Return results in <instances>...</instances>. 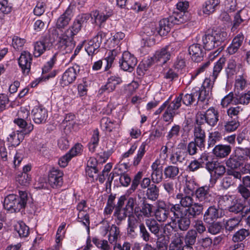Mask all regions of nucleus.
Segmentation results:
<instances>
[{
    "label": "nucleus",
    "mask_w": 250,
    "mask_h": 250,
    "mask_svg": "<svg viewBox=\"0 0 250 250\" xmlns=\"http://www.w3.org/2000/svg\"><path fill=\"white\" fill-rule=\"evenodd\" d=\"M221 138L222 135L218 131L211 133L209 135L208 141V147H213L217 142L221 140Z\"/></svg>",
    "instance_id": "nucleus-55"
},
{
    "label": "nucleus",
    "mask_w": 250,
    "mask_h": 250,
    "mask_svg": "<svg viewBox=\"0 0 250 250\" xmlns=\"http://www.w3.org/2000/svg\"><path fill=\"white\" fill-rule=\"evenodd\" d=\"M243 111V108L240 106L230 107L227 111V115L231 119L235 118L238 120V115Z\"/></svg>",
    "instance_id": "nucleus-57"
},
{
    "label": "nucleus",
    "mask_w": 250,
    "mask_h": 250,
    "mask_svg": "<svg viewBox=\"0 0 250 250\" xmlns=\"http://www.w3.org/2000/svg\"><path fill=\"white\" fill-rule=\"evenodd\" d=\"M222 216L219 210L214 206H210L205 212L203 220L205 223L210 224Z\"/></svg>",
    "instance_id": "nucleus-19"
},
{
    "label": "nucleus",
    "mask_w": 250,
    "mask_h": 250,
    "mask_svg": "<svg viewBox=\"0 0 250 250\" xmlns=\"http://www.w3.org/2000/svg\"><path fill=\"white\" fill-rule=\"evenodd\" d=\"M126 200V195H123L118 199V202L116 205L114 216L119 221L125 220L127 216H130V213L128 212L124 206Z\"/></svg>",
    "instance_id": "nucleus-11"
},
{
    "label": "nucleus",
    "mask_w": 250,
    "mask_h": 250,
    "mask_svg": "<svg viewBox=\"0 0 250 250\" xmlns=\"http://www.w3.org/2000/svg\"><path fill=\"white\" fill-rule=\"evenodd\" d=\"M194 88L195 90L197 91V99L202 102L204 101L206 99L209 98L212 93L211 91L204 89L202 87L201 88L199 87H195Z\"/></svg>",
    "instance_id": "nucleus-54"
},
{
    "label": "nucleus",
    "mask_w": 250,
    "mask_h": 250,
    "mask_svg": "<svg viewBox=\"0 0 250 250\" xmlns=\"http://www.w3.org/2000/svg\"><path fill=\"white\" fill-rule=\"evenodd\" d=\"M93 243L101 250H110V247L106 240H100L94 237L92 239Z\"/></svg>",
    "instance_id": "nucleus-59"
},
{
    "label": "nucleus",
    "mask_w": 250,
    "mask_h": 250,
    "mask_svg": "<svg viewBox=\"0 0 250 250\" xmlns=\"http://www.w3.org/2000/svg\"><path fill=\"white\" fill-rule=\"evenodd\" d=\"M239 68L237 66L236 62L234 59L229 60L227 67L226 68V73L228 78H231L237 74Z\"/></svg>",
    "instance_id": "nucleus-41"
},
{
    "label": "nucleus",
    "mask_w": 250,
    "mask_h": 250,
    "mask_svg": "<svg viewBox=\"0 0 250 250\" xmlns=\"http://www.w3.org/2000/svg\"><path fill=\"white\" fill-rule=\"evenodd\" d=\"M108 233L109 242L111 244H116L120 235L119 228L115 225H112Z\"/></svg>",
    "instance_id": "nucleus-42"
},
{
    "label": "nucleus",
    "mask_w": 250,
    "mask_h": 250,
    "mask_svg": "<svg viewBox=\"0 0 250 250\" xmlns=\"http://www.w3.org/2000/svg\"><path fill=\"white\" fill-rule=\"evenodd\" d=\"M186 15L184 13H172L167 18H164L159 21V33L161 35H166L170 31L175 24H180L187 21Z\"/></svg>",
    "instance_id": "nucleus-4"
},
{
    "label": "nucleus",
    "mask_w": 250,
    "mask_h": 250,
    "mask_svg": "<svg viewBox=\"0 0 250 250\" xmlns=\"http://www.w3.org/2000/svg\"><path fill=\"white\" fill-rule=\"evenodd\" d=\"M183 237L178 232L175 233L172 236L169 245V250H182L183 241Z\"/></svg>",
    "instance_id": "nucleus-29"
},
{
    "label": "nucleus",
    "mask_w": 250,
    "mask_h": 250,
    "mask_svg": "<svg viewBox=\"0 0 250 250\" xmlns=\"http://www.w3.org/2000/svg\"><path fill=\"white\" fill-rule=\"evenodd\" d=\"M194 141L196 142L198 148L202 149L205 147L206 133L205 130L199 126H194L193 129Z\"/></svg>",
    "instance_id": "nucleus-23"
},
{
    "label": "nucleus",
    "mask_w": 250,
    "mask_h": 250,
    "mask_svg": "<svg viewBox=\"0 0 250 250\" xmlns=\"http://www.w3.org/2000/svg\"><path fill=\"white\" fill-rule=\"evenodd\" d=\"M137 63L136 58L128 51L123 52L119 61L121 68L124 71L131 72Z\"/></svg>",
    "instance_id": "nucleus-10"
},
{
    "label": "nucleus",
    "mask_w": 250,
    "mask_h": 250,
    "mask_svg": "<svg viewBox=\"0 0 250 250\" xmlns=\"http://www.w3.org/2000/svg\"><path fill=\"white\" fill-rule=\"evenodd\" d=\"M240 221V219L237 217L229 219L225 224L226 229L229 231L234 230L238 228Z\"/></svg>",
    "instance_id": "nucleus-49"
},
{
    "label": "nucleus",
    "mask_w": 250,
    "mask_h": 250,
    "mask_svg": "<svg viewBox=\"0 0 250 250\" xmlns=\"http://www.w3.org/2000/svg\"><path fill=\"white\" fill-rule=\"evenodd\" d=\"M188 53L191 60L194 62H198L202 60L204 53L200 44L194 43L189 46Z\"/></svg>",
    "instance_id": "nucleus-18"
},
{
    "label": "nucleus",
    "mask_w": 250,
    "mask_h": 250,
    "mask_svg": "<svg viewBox=\"0 0 250 250\" xmlns=\"http://www.w3.org/2000/svg\"><path fill=\"white\" fill-rule=\"evenodd\" d=\"M110 49V50L108 54V56L106 57L104 60L106 63V66L105 67V70H108L111 67L116 56L120 54L121 52L120 46H117Z\"/></svg>",
    "instance_id": "nucleus-28"
},
{
    "label": "nucleus",
    "mask_w": 250,
    "mask_h": 250,
    "mask_svg": "<svg viewBox=\"0 0 250 250\" xmlns=\"http://www.w3.org/2000/svg\"><path fill=\"white\" fill-rule=\"evenodd\" d=\"M99 42L94 38L89 41L85 46V50L89 56H93L99 52Z\"/></svg>",
    "instance_id": "nucleus-34"
},
{
    "label": "nucleus",
    "mask_w": 250,
    "mask_h": 250,
    "mask_svg": "<svg viewBox=\"0 0 250 250\" xmlns=\"http://www.w3.org/2000/svg\"><path fill=\"white\" fill-rule=\"evenodd\" d=\"M15 230L21 237H27L29 233V229L23 222H18L15 227Z\"/></svg>",
    "instance_id": "nucleus-45"
},
{
    "label": "nucleus",
    "mask_w": 250,
    "mask_h": 250,
    "mask_svg": "<svg viewBox=\"0 0 250 250\" xmlns=\"http://www.w3.org/2000/svg\"><path fill=\"white\" fill-rule=\"evenodd\" d=\"M191 218H193L187 215L185 217H180L177 222L179 229L181 230H187L189 227Z\"/></svg>",
    "instance_id": "nucleus-50"
},
{
    "label": "nucleus",
    "mask_w": 250,
    "mask_h": 250,
    "mask_svg": "<svg viewBox=\"0 0 250 250\" xmlns=\"http://www.w3.org/2000/svg\"><path fill=\"white\" fill-rule=\"evenodd\" d=\"M189 7V2L188 1H180L176 4V7L179 12H173V13L180 14L181 13H184L185 15L188 17L187 21L189 19V14L187 11V10Z\"/></svg>",
    "instance_id": "nucleus-46"
},
{
    "label": "nucleus",
    "mask_w": 250,
    "mask_h": 250,
    "mask_svg": "<svg viewBox=\"0 0 250 250\" xmlns=\"http://www.w3.org/2000/svg\"><path fill=\"white\" fill-rule=\"evenodd\" d=\"M187 155V153L184 151L178 150L171 155L170 157V162L174 165L183 163L186 160Z\"/></svg>",
    "instance_id": "nucleus-38"
},
{
    "label": "nucleus",
    "mask_w": 250,
    "mask_h": 250,
    "mask_svg": "<svg viewBox=\"0 0 250 250\" xmlns=\"http://www.w3.org/2000/svg\"><path fill=\"white\" fill-rule=\"evenodd\" d=\"M73 17L72 11L67 8L57 19L56 26L58 29L64 28L69 23Z\"/></svg>",
    "instance_id": "nucleus-22"
},
{
    "label": "nucleus",
    "mask_w": 250,
    "mask_h": 250,
    "mask_svg": "<svg viewBox=\"0 0 250 250\" xmlns=\"http://www.w3.org/2000/svg\"><path fill=\"white\" fill-rule=\"evenodd\" d=\"M102 128L108 132H111L117 125L116 121L108 117H103L100 121Z\"/></svg>",
    "instance_id": "nucleus-31"
},
{
    "label": "nucleus",
    "mask_w": 250,
    "mask_h": 250,
    "mask_svg": "<svg viewBox=\"0 0 250 250\" xmlns=\"http://www.w3.org/2000/svg\"><path fill=\"white\" fill-rule=\"evenodd\" d=\"M249 230L241 229L236 231L233 235L232 240L234 242H241L250 235Z\"/></svg>",
    "instance_id": "nucleus-47"
},
{
    "label": "nucleus",
    "mask_w": 250,
    "mask_h": 250,
    "mask_svg": "<svg viewBox=\"0 0 250 250\" xmlns=\"http://www.w3.org/2000/svg\"><path fill=\"white\" fill-rule=\"evenodd\" d=\"M248 160L247 148L236 147L234 152L226 162L227 166L231 169H236L245 165Z\"/></svg>",
    "instance_id": "nucleus-6"
},
{
    "label": "nucleus",
    "mask_w": 250,
    "mask_h": 250,
    "mask_svg": "<svg viewBox=\"0 0 250 250\" xmlns=\"http://www.w3.org/2000/svg\"><path fill=\"white\" fill-rule=\"evenodd\" d=\"M220 0H207L202 5L204 14L209 15L219 8Z\"/></svg>",
    "instance_id": "nucleus-24"
},
{
    "label": "nucleus",
    "mask_w": 250,
    "mask_h": 250,
    "mask_svg": "<svg viewBox=\"0 0 250 250\" xmlns=\"http://www.w3.org/2000/svg\"><path fill=\"white\" fill-rule=\"evenodd\" d=\"M141 202H142L141 207H136L135 208L134 213L136 216L138 218L143 216L145 217L151 216L152 213L153 206L147 203L145 197L143 198Z\"/></svg>",
    "instance_id": "nucleus-17"
},
{
    "label": "nucleus",
    "mask_w": 250,
    "mask_h": 250,
    "mask_svg": "<svg viewBox=\"0 0 250 250\" xmlns=\"http://www.w3.org/2000/svg\"><path fill=\"white\" fill-rule=\"evenodd\" d=\"M196 199L202 204L209 203L213 200V196L210 191V187L202 186L197 188L195 191Z\"/></svg>",
    "instance_id": "nucleus-12"
},
{
    "label": "nucleus",
    "mask_w": 250,
    "mask_h": 250,
    "mask_svg": "<svg viewBox=\"0 0 250 250\" xmlns=\"http://www.w3.org/2000/svg\"><path fill=\"white\" fill-rule=\"evenodd\" d=\"M181 127L179 125L174 124L166 135L167 140L175 139L178 137L180 134Z\"/></svg>",
    "instance_id": "nucleus-56"
},
{
    "label": "nucleus",
    "mask_w": 250,
    "mask_h": 250,
    "mask_svg": "<svg viewBox=\"0 0 250 250\" xmlns=\"http://www.w3.org/2000/svg\"><path fill=\"white\" fill-rule=\"evenodd\" d=\"M244 36L242 32L238 33L233 39L231 43L227 48L228 53L229 55H233L237 53L243 44Z\"/></svg>",
    "instance_id": "nucleus-20"
},
{
    "label": "nucleus",
    "mask_w": 250,
    "mask_h": 250,
    "mask_svg": "<svg viewBox=\"0 0 250 250\" xmlns=\"http://www.w3.org/2000/svg\"><path fill=\"white\" fill-rule=\"evenodd\" d=\"M209 224L210 225L208 228V232L214 235L220 232L222 229V225L220 222L214 221Z\"/></svg>",
    "instance_id": "nucleus-64"
},
{
    "label": "nucleus",
    "mask_w": 250,
    "mask_h": 250,
    "mask_svg": "<svg viewBox=\"0 0 250 250\" xmlns=\"http://www.w3.org/2000/svg\"><path fill=\"white\" fill-rule=\"evenodd\" d=\"M19 197L11 194L4 199L3 206L5 209L11 212H17L25 208L28 200L27 193L25 191H19Z\"/></svg>",
    "instance_id": "nucleus-3"
},
{
    "label": "nucleus",
    "mask_w": 250,
    "mask_h": 250,
    "mask_svg": "<svg viewBox=\"0 0 250 250\" xmlns=\"http://www.w3.org/2000/svg\"><path fill=\"white\" fill-rule=\"evenodd\" d=\"M145 224L152 234L156 236L159 235L160 231V226L155 219L152 218L146 219L145 220Z\"/></svg>",
    "instance_id": "nucleus-35"
},
{
    "label": "nucleus",
    "mask_w": 250,
    "mask_h": 250,
    "mask_svg": "<svg viewBox=\"0 0 250 250\" xmlns=\"http://www.w3.org/2000/svg\"><path fill=\"white\" fill-rule=\"evenodd\" d=\"M207 120V124L211 127L215 126L220 119V122L223 124V121L227 117V114L225 110H221L220 113L213 107H209L204 113Z\"/></svg>",
    "instance_id": "nucleus-7"
},
{
    "label": "nucleus",
    "mask_w": 250,
    "mask_h": 250,
    "mask_svg": "<svg viewBox=\"0 0 250 250\" xmlns=\"http://www.w3.org/2000/svg\"><path fill=\"white\" fill-rule=\"evenodd\" d=\"M193 195L179 193L176 195V198L179 200L181 206L186 208V215L189 217L196 218L202 214L203 210V204L195 203Z\"/></svg>",
    "instance_id": "nucleus-2"
},
{
    "label": "nucleus",
    "mask_w": 250,
    "mask_h": 250,
    "mask_svg": "<svg viewBox=\"0 0 250 250\" xmlns=\"http://www.w3.org/2000/svg\"><path fill=\"white\" fill-rule=\"evenodd\" d=\"M168 208H157L155 211V216L157 220L160 222L166 221L169 217Z\"/></svg>",
    "instance_id": "nucleus-40"
},
{
    "label": "nucleus",
    "mask_w": 250,
    "mask_h": 250,
    "mask_svg": "<svg viewBox=\"0 0 250 250\" xmlns=\"http://www.w3.org/2000/svg\"><path fill=\"white\" fill-rule=\"evenodd\" d=\"M231 147L229 145H218L212 150V153L217 158H223L230 153Z\"/></svg>",
    "instance_id": "nucleus-27"
},
{
    "label": "nucleus",
    "mask_w": 250,
    "mask_h": 250,
    "mask_svg": "<svg viewBox=\"0 0 250 250\" xmlns=\"http://www.w3.org/2000/svg\"><path fill=\"white\" fill-rule=\"evenodd\" d=\"M31 115L35 123L43 124L45 123L48 117V112L42 106H35L32 110Z\"/></svg>",
    "instance_id": "nucleus-16"
},
{
    "label": "nucleus",
    "mask_w": 250,
    "mask_h": 250,
    "mask_svg": "<svg viewBox=\"0 0 250 250\" xmlns=\"http://www.w3.org/2000/svg\"><path fill=\"white\" fill-rule=\"evenodd\" d=\"M234 102L238 104H248L250 102V90L236 97Z\"/></svg>",
    "instance_id": "nucleus-63"
},
{
    "label": "nucleus",
    "mask_w": 250,
    "mask_h": 250,
    "mask_svg": "<svg viewBox=\"0 0 250 250\" xmlns=\"http://www.w3.org/2000/svg\"><path fill=\"white\" fill-rule=\"evenodd\" d=\"M206 168L210 173L211 176L220 177L226 172L225 166L217 161L208 162L206 164Z\"/></svg>",
    "instance_id": "nucleus-15"
},
{
    "label": "nucleus",
    "mask_w": 250,
    "mask_h": 250,
    "mask_svg": "<svg viewBox=\"0 0 250 250\" xmlns=\"http://www.w3.org/2000/svg\"><path fill=\"white\" fill-rule=\"evenodd\" d=\"M99 142V132L97 130H94L91 138L90 142L88 143V147L89 151L93 152L98 145Z\"/></svg>",
    "instance_id": "nucleus-52"
},
{
    "label": "nucleus",
    "mask_w": 250,
    "mask_h": 250,
    "mask_svg": "<svg viewBox=\"0 0 250 250\" xmlns=\"http://www.w3.org/2000/svg\"><path fill=\"white\" fill-rule=\"evenodd\" d=\"M125 167V165L122 164L119 166V167H115L114 170H117V174L118 175L121 174V176L119 178V181L121 185L124 187H127L131 182V179L128 176V175L126 174H122L123 171H122V169L123 167Z\"/></svg>",
    "instance_id": "nucleus-44"
},
{
    "label": "nucleus",
    "mask_w": 250,
    "mask_h": 250,
    "mask_svg": "<svg viewBox=\"0 0 250 250\" xmlns=\"http://www.w3.org/2000/svg\"><path fill=\"white\" fill-rule=\"evenodd\" d=\"M81 70V67L77 64L68 68L63 73L60 83L64 87L73 83L76 79Z\"/></svg>",
    "instance_id": "nucleus-9"
},
{
    "label": "nucleus",
    "mask_w": 250,
    "mask_h": 250,
    "mask_svg": "<svg viewBox=\"0 0 250 250\" xmlns=\"http://www.w3.org/2000/svg\"><path fill=\"white\" fill-rule=\"evenodd\" d=\"M125 35L122 32L115 33L114 35L111 34V37L106 40V43L109 49L114 48L117 46H120L121 41L125 38Z\"/></svg>",
    "instance_id": "nucleus-25"
},
{
    "label": "nucleus",
    "mask_w": 250,
    "mask_h": 250,
    "mask_svg": "<svg viewBox=\"0 0 250 250\" xmlns=\"http://www.w3.org/2000/svg\"><path fill=\"white\" fill-rule=\"evenodd\" d=\"M179 174V168L175 166H168L164 170V174L166 179L174 180Z\"/></svg>",
    "instance_id": "nucleus-33"
},
{
    "label": "nucleus",
    "mask_w": 250,
    "mask_h": 250,
    "mask_svg": "<svg viewBox=\"0 0 250 250\" xmlns=\"http://www.w3.org/2000/svg\"><path fill=\"white\" fill-rule=\"evenodd\" d=\"M182 207L181 206L180 204H171L168 207L169 211L173 214V215L175 218L179 219L183 215L182 213Z\"/></svg>",
    "instance_id": "nucleus-60"
},
{
    "label": "nucleus",
    "mask_w": 250,
    "mask_h": 250,
    "mask_svg": "<svg viewBox=\"0 0 250 250\" xmlns=\"http://www.w3.org/2000/svg\"><path fill=\"white\" fill-rule=\"evenodd\" d=\"M169 98L166 101H165L160 107L157 109L155 113V115H159L164 110H166L169 113L175 117L178 112L177 110L181 106L182 98L181 97H176L174 100L171 102H169Z\"/></svg>",
    "instance_id": "nucleus-8"
},
{
    "label": "nucleus",
    "mask_w": 250,
    "mask_h": 250,
    "mask_svg": "<svg viewBox=\"0 0 250 250\" xmlns=\"http://www.w3.org/2000/svg\"><path fill=\"white\" fill-rule=\"evenodd\" d=\"M235 99H236V97H234L233 93L230 92L222 99L221 105L223 107H226L230 104H237L238 103L234 102Z\"/></svg>",
    "instance_id": "nucleus-58"
},
{
    "label": "nucleus",
    "mask_w": 250,
    "mask_h": 250,
    "mask_svg": "<svg viewBox=\"0 0 250 250\" xmlns=\"http://www.w3.org/2000/svg\"><path fill=\"white\" fill-rule=\"evenodd\" d=\"M125 202V208L129 212L130 214H132L133 211H134L135 206L139 205L137 204L136 197H130L127 198V196H126V200Z\"/></svg>",
    "instance_id": "nucleus-61"
},
{
    "label": "nucleus",
    "mask_w": 250,
    "mask_h": 250,
    "mask_svg": "<svg viewBox=\"0 0 250 250\" xmlns=\"http://www.w3.org/2000/svg\"><path fill=\"white\" fill-rule=\"evenodd\" d=\"M82 27L74 21L73 24L58 36L57 47L63 54L69 53L74 47V37L81 30Z\"/></svg>",
    "instance_id": "nucleus-1"
},
{
    "label": "nucleus",
    "mask_w": 250,
    "mask_h": 250,
    "mask_svg": "<svg viewBox=\"0 0 250 250\" xmlns=\"http://www.w3.org/2000/svg\"><path fill=\"white\" fill-rule=\"evenodd\" d=\"M227 35L226 32L216 30L206 33L202 37L204 48L211 50L218 47L227 39Z\"/></svg>",
    "instance_id": "nucleus-5"
},
{
    "label": "nucleus",
    "mask_w": 250,
    "mask_h": 250,
    "mask_svg": "<svg viewBox=\"0 0 250 250\" xmlns=\"http://www.w3.org/2000/svg\"><path fill=\"white\" fill-rule=\"evenodd\" d=\"M139 233L141 238L145 242H148L151 241L152 238L150 233L146 228L145 224L141 223L139 225Z\"/></svg>",
    "instance_id": "nucleus-53"
},
{
    "label": "nucleus",
    "mask_w": 250,
    "mask_h": 250,
    "mask_svg": "<svg viewBox=\"0 0 250 250\" xmlns=\"http://www.w3.org/2000/svg\"><path fill=\"white\" fill-rule=\"evenodd\" d=\"M24 134L19 132V130L12 132L7 137V141L9 144L14 147L18 146L24 138Z\"/></svg>",
    "instance_id": "nucleus-32"
},
{
    "label": "nucleus",
    "mask_w": 250,
    "mask_h": 250,
    "mask_svg": "<svg viewBox=\"0 0 250 250\" xmlns=\"http://www.w3.org/2000/svg\"><path fill=\"white\" fill-rule=\"evenodd\" d=\"M197 237V232L194 229H190L185 236V243L187 245H194Z\"/></svg>",
    "instance_id": "nucleus-48"
},
{
    "label": "nucleus",
    "mask_w": 250,
    "mask_h": 250,
    "mask_svg": "<svg viewBox=\"0 0 250 250\" xmlns=\"http://www.w3.org/2000/svg\"><path fill=\"white\" fill-rule=\"evenodd\" d=\"M146 195L147 198L152 201L156 200L159 196V189L155 185H151L146 190Z\"/></svg>",
    "instance_id": "nucleus-51"
},
{
    "label": "nucleus",
    "mask_w": 250,
    "mask_h": 250,
    "mask_svg": "<svg viewBox=\"0 0 250 250\" xmlns=\"http://www.w3.org/2000/svg\"><path fill=\"white\" fill-rule=\"evenodd\" d=\"M170 59L169 53L167 51L165 47L157 50L152 58L154 62H159L160 64L166 63Z\"/></svg>",
    "instance_id": "nucleus-26"
},
{
    "label": "nucleus",
    "mask_w": 250,
    "mask_h": 250,
    "mask_svg": "<svg viewBox=\"0 0 250 250\" xmlns=\"http://www.w3.org/2000/svg\"><path fill=\"white\" fill-rule=\"evenodd\" d=\"M32 61V55L29 52L23 51L21 53L18 59V63L24 75L29 74L31 69Z\"/></svg>",
    "instance_id": "nucleus-13"
},
{
    "label": "nucleus",
    "mask_w": 250,
    "mask_h": 250,
    "mask_svg": "<svg viewBox=\"0 0 250 250\" xmlns=\"http://www.w3.org/2000/svg\"><path fill=\"white\" fill-rule=\"evenodd\" d=\"M226 62L225 58H220L215 63L213 68L212 74L210 75L213 80H216L222 71Z\"/></svg>",
    "instance_id": "nucleus-37"
},
{
    "label": "nucleus",
    "mask_w": 250,
    "mask_h": 250,
    "mask_svg": "<svg viewBox=\"0 0 250 250\" xmlns=\"http://www.w3.org/2000/svg\"><path fill=\"white\" fill-rule=\"evenodd\" d=\"M196 91L194 88H193L190 93H187L184 96H183V94L181 93L178 97H181L183 104L188 106L196 102V98H197Z\"/></svg>",
    "instance_id": "nucleus-36"
},
{
    "label": "nucleus",
    "mask_w": 250,
    "mask_h": 250,
    "mask_svg": "<svg viewBox=\"0 0 250 250\" xmlns=\"http://www.w3.org/2000/svg\"><path fill=\"white\" fill-rule=\"evenodd\" d=\"M63 172L59 169L53 168L48 174V182L53 188L61 187L63 184Z\"/></svg>",
    "instance_id": "nucleus-14"
},
{
    "label": "nucleus",
    "mask_w": 250,
    "mask_h": 250,
    "mask_svg": "<svg viewBox=\"0 0 250 250\" xmlns=\"http://www.w3.org/2000/svg\"><path fill=\"white\" fill-rule=\"evenodd\" d=\"M224 123V129L227 132H231L237 129L240 125L238 120L233 118V119L228 120L226 121L225 119Z\"/></svg>",
    "instance_id": "nucleus-39"
},
{
    "label": "nucleus",
    "mask_w": 250,
    "mask_h": 250,
    "mask_svg": "<svg viewBox=\"0 0 250 250\" xmlns=\"http://www.w3.org/2000/svg\"><path fill=\"white\" fill-rule=\"evenodd\" d=\"M51 43L47 39H43L37 41L34 44V51L33 52L35 57H39L42 55L46 50L49 49Z\"/></svg>",
    "instance_id": "nucleus-21"
},
{
    "label": "nucleus",
    "mask_w": 250,
    "mask_h": 250,
    "mask_svg": "<svg viewBox=\"0 0 250 250\" xmlns=\"http://www.w3.org/2000/svg\"><path fill=\"white\" fill-rule=\"evenodd\" d=\"M195 188V184L192 180H188L186 181L185 185L183 188V193L194 195V192Z\"/></svg>",
    "instance_id": "nucleus-62"
},
{
    "label": "nucleus",
    "mask_w": 250,
    "mask_h": 250,
    "mask_svg": "<svg viewBox=\"0 0 250 250\" xmlns=\"http://www.w3.org/2000/svg\"><path fill=\"white\" fill-rule=\"evenodd\" d=\"M234 200V197L232 195L226 194L225 195H220L218 197V203L219 206L221 208H228L232 203Z\"/></svg>",
    "instance_id": "nucleus-43"
},
{
    "label": "nucleus",
    "mask_w": 250,
    "mask_h": 250,
    "mask_svg": "<svg viewBox=\"0 0 250 250\" xmlns=\"http://www.w3.org/2000/svg\"><path fill=\"white\" fill-rule=\"evenodd\" d=\"M14 122L21 128L19 132L22 134H28L33 129V125L31 124H27L25 120L17 118L14 120Z\"/></svg>",
    "instance_id": "nucleus-30"
}]
</instances>
